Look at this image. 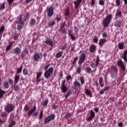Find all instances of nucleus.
<instances>
[{
	"instance_id": "f257e3e1",
	"label": "nucleus",
	"mask_w": 127,
	"mask_h": 127,
	"mask_svg": "<svg viewBox=\"0 0 127 127\" xmlns=\"http://www.w3.org/2000/svg\"><path fill=\"white\" fill-rule=\"evenodd\" d=\"M51 65L50 64H48L45 67L46 71L44 73V77H46V79L50 78V76H51V74H53V71H54V68H53V67H50ZM48 68H49L48 69ZM47 69H48V70H47Z\"/></svg>"
},
{
	"instance_id": "f03ea898",
	"label": "nucleus",
	"mask_w": 127,
	"mask_h": 127,
	"mask_svg": "<svg viewBox=\"0 0 127 127\" xmlns=\"http://www.w3.org/2000/svg\"><path fill=\"white\" fill-rule=\"evenodd\" d=\"M112 18L113 16L112 15V14H109L102 22L103 26H104V27H108L110 25V22H111Z\"/></svg>"
},
{
	"instance_id": "7ed1b4c3",
	"label": "nucleus",
	"mask_w": 127,
	"mask_h": 127,
	"mask_svg": "<svg viewBox=\"0 0 127 127\" xmlns=\"http://www.w3.org/2000/svg\"><path fill=\"white\" fill-rule=\"evenodd\" d=\"M46 11L47 13V16L49 17H51L54 14V6L52 5H51L50 6L47 7L46 9Z\"/></svg>"
},
{
	"instance_id": "20e7f679",
	"label": "nucleus",
	"mask_w": 127,
	"mask_h": 127,
	"mask_svg": "<svg viewBox=\"0 0 127 127\" xmlns=\"http://www.w3.org/2000/svg\"><path fill=\"white\" fill-rule=\"evenodd\" d=\"M36 111V106H34L32 108L29 110V111L28 112V116L29 117H31V116L32 115L33 117H37L38 116V111L36 113H34Z\"/></svg>"
},
{
	"instance_id": "39448f33",
	"label": "nucleus",
	"mask_w": 127,
	"mask_h": 127,
	"mask_svg": "<svg viewBox=\"0 0 127 127\" xmlns=\"http://www.w3.org/2000/svg\"><path fill=\"white\" fill-rule=\"evenodd\" d=\"M14 110V105L12 104L8 103L5 106V111L8 114L11 113Z\"/></svg>"
},
{
	"instance_id": "423d86ee",
	"label": "nucleus",
	"mask_w": 127,
	"mask_h": 127,
	"mask_svg": "<svg viewBox=\"0 0 127 127\" xmlns=\"http://www.w3.org/2000/svg\"><path fill=\"white\" fill-rule=\"evenodd\" d=\"M54 120H55V115L54 114L48 116L44 120V125L49 124L51 121H54Z\"/></svg>"
},
{
	"instance_id": "0eeeda50",
	"label": "nucleus",
	"mask_w": 127,
	"mask_h": 127,
	"mask_svg": "<svg viewBox=\"0 0 127 127\" xmlns=\"http://www.w3.org/2000/svg\"><path fill=\"white\" fill-rule=\"evenodd\" d=\"M7 116H8V115L6 112H1V117L2 118L3 120H1L0 118V124L1 125H2V124H4L6 123V120H7Z\"/></svg>"
},
{
	"instance_id": "6e6552de",
	"label": "nucleus",
	"mask_w": 127,
	"mask_h": 127,
	"mask_svg": "<svg viewBox=\"0 0 127 127\" xmlns=\"http://www.w3.org/2000/svg\"><path fill=\"white\" fill-rule=\"evenodd\" d=\"M85 60H86V54L83 53L81 54L78 61V65L81 66L82 64L85 62Z\"/></svg>"
},
{
	"instance_id": "1a4fd4ad",
	"label": "nucleus",
	"mask_w": 127,
	"mask_h": 127,
	"mask_svg": "<svg viewBox=\"0 0 127 127\" xmlns=\"http://www.w3.org/2000/svg\"><path fill=\"white\" fill-rule=\"evenodd\" d=\"M34 61L36 62H38V61H41L42 59V55L41 54L39 53H35L33 56Z\"/></svg>"
},
{
	"instance_id": "9d476101",
	"label": "nucleus",
	"mask_w": 127,
	"mask_h": 127,
	"mask_svg": "<svg viewBox=\"0 0 127 127\" xmlns=\"http://www.w3.org/2000/svg\"><path fill=\"white\" fill-rule=\"evenodd\" d=\"M65 83H66V80L64 79L62 82L61 90H62V93H66L68 91V88L67 86L65 85Z\"/></svg>"
},
{
	"instance_id": "9b49d317",
	"label": "nucleus",
	"mask_w": 127,
	"mask_h": 127,
	"mask_svg": "<svg viewBox=\"0 0 127 127\" xmlns=\"http://www.w3.org/2000/svg\"><path fill=\"white\" fill-rule=\"evenodd\" d=\"M65 26H66V22L64 21L63 22L60 26V30L63 34H66V31H67V30L65 29Z\"/></svg>"
},
{
	"instance_id": "f8f14e48",
	"label": "nucleus",
	"mask_w": 127,
	"mask_h": 127,
	"mask_svg": "<svg viewBox=\"0 0 127 127\" xmlns=\"http://www.w3.org/2000/svg\"><path fill=\"white\" fill-rule=\"evenodd\" d=\"M117 64L120 66V67H121L123 71H125L126 70V66L124 64V62H123V61L122 60H119L117 62Z\"/></svg>"
},
{
	"instance_id": "ddd939ff",
	"label": "nucleus",
	"mask_w": 127,
	"mask_h": 127,
	"mask_svg": "<svg viewBox=\"0 0 127 127\" xmlns=\"http://www.w3.org/2000/svg\"><path fill=\"white\" fill-rule=\"evenodd\" d=\"M124 24V23H123V21H122L121 20H117L114 23V26L116 27H122Z\"/></svg>"
},
{
	"instance_id": "4468645a",
	"label": "nucleus",
	"mask_w": 127,
	"mask_h": 127,
	"mask_svg": "<svg viewBox=\"0 0 127 127\" xmlns=\"http://www.w3.org/2000/svg\"><path fill=\"white\" fill-rule=\"evenodd\" d=\"M95 117V112L93 110L90 111V115L88 118H87V121L88 122H90V121H93V119H94Z\"/></svg>"
},
{
	"instance_id": "2eb2a0df",
	"label": "nucleus",
	"mask_w": 127,
	"mask_h": 127,
	"mask_svg": "<svg viewBox=\"0 0 127 127\" xmlns=\"http://www.w3.org/2000/svg\"><path fill=\"white\" fill-rule=\"evenodd\" d=\"M111 71H113V72L118 73L119 69H118V67L116 66L115 65H111L110 69H108L109 72H111Z\"/></svg>"
},
{
	"instance_id": "dca6fc26",
	"label": "nucleus",
	"mask_w": 127,
	"mask_h": 127,
	"mask_svg": "<svg viewBox=\"0 0 127 127\" xmlns=\"http://www.w3.org/2000/svg\"><path fill=\"white\" fill-rule=\"evenodd\" d=\"M45 43H46V44H48L50 46L53 47L54 42L52 41V39L50 38H47L46 40L45 41Z\"/></svg>"
},
{
	"instance_id": "f3484780",
	"label": "nucleus",
	"mask_w": 127,
	"mask_h": 127,
	"mask_svg": "<svg viewBox=\"0 0 127 127\" xmlns=\"http://www.w3.org/2000/svg\"><path fill=\"white\" fill-rule=\"evenodd\" d=\"M81 2H82V0H76L73 1L74 7L76 9L79 7V5L81 4Z\"/></svg>"
},
{
	"instance_id": "a211bd4d",
	"label": "nucleus",
	"mask_w": 127,
	"mask_h": 127,
	"mask_svg": "<svg viewBox=\"0 0 127 127\" xmlns=\"http://www.w3.org/2000/svg\"><path fill=\"white\" fill-rule=\"evenodd\" d=\"M20 52H21V50L19 47H16L13 50V52L12 53L13 54H16L17 55L20 54Z\"/></svg>"
},
{
	"instance_id": "6ab92c4d",
	"label": "nucleus",
	"mask_w": 127,
	"mask_h": 127,
	"mask_svg": "<svg viewBox=\"0 0 127 127\" xmlns=\"http://www.w3.org/2000/svg\"><path fill=\"white\" fill-rule=\"evenodd\" d=\"M73 86L72 89H77V88H80L81 87V83L78 81H75L73 82Z\"/></svg>"
},
{
	"instance_id": "aec40b11",
	"label": "nucleus",
	"mask_w": 127,
	"mask_h": 127,
	"mask_svg": "<svg viewBox=\"0 0 127 127\" xmlns=\"http://www.w3.org/2000/svg\"><path fill=\"white\" fill-rule=\"evenodd\" d=\"M107 42V39H100L99 40V45L101 46V47H103L104 46V44Z\"/></svg>"
},
{
	"instance_id": "412c9836",
	"label": "nucleus",
	"mask_w": 127,
	"mask_h": 127,
	"mask_svg": "<svg viewBox=\"0 0 127 127\" xmlns=\"http://www.w3.org/2000/svg\"><path fill=\"white\" fill-rule=\"evenodd\" d=\"M121 18L122 17V11L120 9L117 10L116 13V18Z\"/></svg>"
},
{
	"instance_id": "4be33fe9",
	"label": "nucleus",
	"mask_w": 127,
	"mask_h": 127,
	"mask_svg": "<svg viewBox=\"0 0 127 127\" xmlns=\"http://www.w3.org/2000/svg\"><path fill=\"white\" fill-rule=\"evenodd\" d=\"M19 74H15V76L14 77V84H17L18 83V81L19 80Z\"/></svg>"
},
{
	"instance_id": "5701e85b",
	"label": "nucleus",
	"mask_w": 127,
	"mask_h": 127,
	"mask_svg": "<svg viewBox=\"0 0 127 127\" xmlns=\"http://www.w3.org/2000/svg\"><path fill=\"white\" fill-rule=\"evenodd\" d=\"M118 48L120 50H123L125 48V43H119L118 44Z\"/></svg>"
},
{
	"instance_id": "b1692460",
	"label": "nucleus",
	"mask_w": 127,
	"mask_h": 127,
	"mask_svg": "<svg viewBox=\"0 0 127 127\" xmlns=\"http://www.w3.org/2000/svg\"><path fill=\"white\" fill-rule=\"evenodd\" d=\"M111 74V77L112 79H114L117 77V74L118 72H113V71H109Z\"/></svg>"
},
{
	"instance_id": "393cba45",
	"label": "nucleus",
	"mask_w": 127,
	"mask_h": 127,
	"mask_svg": "<svg viewBox=\"0 0 127 127\" xmlns=\"http://www.w3.org/2000/svg\"><path fill=\"white\" fill-rule=\"evenodd\" d=\"M123 59L126 62H127V49L124 51Z\"/></svg>"
},
{
	"instance_id": "a878e982",
	"label": "nucleus",
	"mask_w": 127,
	"mask_h": 127,
	"mask_svg": "<svg viewBox=\"0 0 127 127\" xmlns=\"http://www.w3.org/2000/svg\"><path fill=\"white\" fill-rule=\"evenodd\" d=\"M96 50V46L95 45H91L90 47V51L91 53L95 52Z\"/></svg>"
},
{
	"instance_id": "bb28decb",
	"label": "nucleus",
	"mask_w": 127,
	"mask_h": 127,
	"mask_svg": "<svg viewBox=\"0 0 127 127\" xmlns=\"http://www.w3.org/2000/svg\"><path fill=\"white\" fill-rule=\"evenodd\" d=\"M3 85L5 89H8L9 88V84H8V81H4Z\"/></svg>"
},
{
	"instance_id": "cd10ccee",
	"label": "nucleus",
	"mask_w": 127,
	"mask_h": 127,
	"mask_svg": "<svg viewBox=\"0 0 127 127\" xmlns=\"http://www.w3.org/2000/svg\"><path fill=\"white\" fill-rule=\"evenodd\" d=\"M85 94L89 96V97H90V98H92V92L91 91H90V90H89V89H86V90H85Z\"/></svg>"
},
{
	"instance_id": "c85d7f7f",
	"label": "nucleus",
	"mask_w": 127,
	"mask_h": 127,
	"mask_svg": "<svg viewBox=\"0 0 127 127\" xmlns=\"http://www.w3.org/2000/svg\"><path fill=\"white\" fill-rule=\"evenodd\" d=\"M85 69L86 73H88V74H90V73H92V72H93L92 68L90 66H86L85 67Z\"/></svg>"
},
{
	"instance_id": "c756f323",
	"label": "nucleus",
	"mask_w": 127,
	"mask_h": 127,
	"mask_svg": "<svg viewBox=\"0 0 127 127\" xmlns=\"http://www.w3.org/2000/svg\"><path fill=\"white\" fill-rule=\"evenodd\" d=\"M14 91H15V92L20 91V86H18V85H14Z\"/></svg>"
},
{
	"instance_id": "7c9ffc66",
	"label": "nucleus",
	"mask_w": 127,
	"mask_h": 127,
	"mask_svg": "<svg viewBox=\"0 0 127 127\" xmlns=\"http://www.w3.org/2000/svg\"><path fill=\"white\" fill-rule=\"evenodd\" d=\"M36 24V20L35 19H31L30 22V25L31 26H33Z\"/></svg>"
},
{
	"instance_id": "2f4dec72",
	"label": "nucleus",
	"mask_w": 127,
	"mask_h": 127,
	"mask_svg": "<svg viewBox=\"0 0 127 127\" xmlns=\"http://www.w3.org/2000/svg\"><path fill=\"white\" fill-rule=\"evenodd\" d=\"M12 44H13V43L12 42H9V45L6 47V51H8V50H10V48H11Z\"/></svg>"
},
{
	"instance_id": "473e14b6",
	"label": "nucleus",
	"mask_w": 127,
	"mask_h": 127,
	"mask_svg": "<svg viewBox=\"0 0 127 127\" xmlns=\"http://www.w3.org/2000/svg\"><path fill=\"white\" fill-rule=\"evenodd\" d=\"M22 68H23V66L21 65L19 68H17V72L16 73V74H18V75H19V73L22 72Z\"/></svg>"
},
{
	"instance_id": "72a5a7b5",
	"label": "nucleus",
	"mask_w": 127,
	"mask_h": 127,
	"mask_svg": "<svg viewBox=\"0 0 127 127\" xmlns=\"http://www.w3.org/2000/svg\"><path fill=\"white\" fill-rule=\"evenodd\" d=\"M5 8V4L4 2L0 3V11L3 10Z\"/></svg>"
},
{
	"instance_id": "f704fd0d",
	"label": "nucleus",
	"mask_w": 127,
	"mask_h": 127,
	"mask_svg": "<svg viewBox=\"0 0 127 127\" xmlns=\"http://www.w3.org/2000/svg\"><path fill=\"white\" fill-rule=\"evenodd\" d=\"M4 94H5V91L1 90L0 87V99L3 98V95H4Z\"/></svg>"
},
{
	"instance_id": "c9c22d12",
	"label": "nucleus",
	"mask_w": 127,
	"mask_h": 127,
	"mask_svg": "<svg viewBox=\"0 0 127 127\" xmlns=\"http://www.w3.org/2000/svg\"><path fill=\"white\" fill-rule=\"evenodd\" d=\"M63 55V51H61L56 54V58H60V57H61Z\"/></svg>"
},
{
	"instance_id": "e433bc0d",
	"label": "nucleus",
	"mask_w": 127,
	"mask_h": 127,
	"mask_svg": "<svg viewBox=\"0 0 127 127\" xmlns=\"http://www.w3.org/2000/svg\"><path fill=\"white\" fill-rule=\"evenodd\" d=\"M30 16V14L29 12H27L26 14L24 16V21H26L27 20V18Z\"/></svg>"
},
{
	"instance_id": "4c0bfd02",
	"label": "nucleus",
	"mask_w": 127,
	"mask_h": 127,
	"mask_svg": "<svg viewBox=\"0 0 127 127\" xmlns=\"http://www.w3.org/2000/svg\"><path fill=\"white\" fill-rule=\"evenodd\" d=\"M71 95H72V91H67L65 94V99H67L68 97H69V96H71Z\"/></svg>"
},
{
	"instance_id": "58836bf2",
	"label": "nucleus",
	"mask_w": 127,
	"mask_h": 127,
	"mask_svg": "<svg viewBox=\"0 0 127 127\" xmlns=\"http://www.w3.org/2000/svg\"><path fill=\"white\" fill-rule=\"evenodd\" d=\"M69 10H70V9L69 8V7H67L66 10L65 11V13L64 14V15H65V16H70V12H69Z\"/></svg>"
},
{
	"instance_id": "ea45409f",
	"label": "nucleus",
	"mask_w": 127,
	"mask_h": 127,
	"mask_svg": "<svg viewBox=\"0 0 127 127\" xmlns=\"http://www.w3.org/2000/svg\"><path fill=\"white\" fill-rule=\"evenodd\" d=\"M17 23H20L21 25H23V21L22 20V17H20Z\"/></svg>"
},
{
	"instance_id": "a19ab883",
	"label": "nucleus",
	"mask_w": 127,
	"mask_h": 127,
	"mask_svg": "<svg viewBox=\"0 0 127 127\" xmlns=\"http://www.w3.org/2000/svg\"><path fill=\"white\" fill-rule=\"evenodd\" d=\"M43 118V110H41L39 114V120H42Z\"/></svg>"
},
{
	"instance_id": "79ce46f5",
	"label": "nucleus",
	"mask_w": 127,
	"mask_h": 127,
	"mask_svg": "<svg viewBox=\"0 0 127 127\" xmlns=\"http://www.w3.org/2000/svg\"><path fill=\"white\" fill-rule=\"evenodd\" d=\"M55 23H56L55 21H50L48 22V26L52 27L54 25H55Z\"/></svg>"
},
{
	"instance_id": "37998d69",
	"label": "nucleus",
	"mask_w": 127,
	"mask_h": 127,
	"mask_svg": "<svg viewBox=\"0 0 127 127\" xmlns=\"http://www.w3.org/2000/svg\"><path fill=\"white\" fill-rule=\"evenodd\" d=\"M80 83L81 84V85H83V84H85V78L83 76L81 77L80 78Z\"/></svg>"
},
{
	"instance_id": "c03bdc74",
	"label": "nucleus",
	"mask_w": 127,
	"mask_h": 127,
	"mask_svg": "<svg viewBox=\"0 0 127 127\" xmlns=\"http://www.w3.org/2000/svg\"><path fill=\"white\" fill-rule=\"evenodd\" d=\"M23 74L26 76V75H28V70L26 68H24L23 70Z\"/></svg>"
},
{
	"instance_id": "a18cd8bd",
	"label": "nucleus",
	"mask_w": 127,
	"mask_h": 127,
	"mask_svg": "<svg viewBox=\"0 0 127 127\" xmlns=\"http://www.w3.org/2000/svg\"><path fill=\"white\" fill-rule=\"evenodd\" d=\"M4 25H2L0 28V33L2 34L3 33V31H4Z\"/></svg>"
},
{
	"instance_id": "49530a36",
	"label": "nucleus",
	"mask_w": 127,
	"mask_h": 127,
	"mask_svg": "<svg viewBox=\"0 0 127 127\" xmlns=\"http://www.w3.org/2000/svg\"><path fill=\"white\" fill-rule=\"evenodd\" d=\"M48 102H49V100H48V99H46L44 101V103L43 104V106H44V107H45V106H46L47 105H48Z\"/></svg>"
},
{
	"instance_id": "de8ad7c7",
	"label": "nucleus",
	"mask_w": 127,
	"mask_h": 127,
	"mask_svg": "<svg viewBox=\"0 0 127 127\" xmlns=\"http://www.w3.org/2000/svg\"><path fill=\"white\" fill-rule=\"evenodd\" d=\"M30 109V108L28 105H26L24 106V110L25 111V112H28V111H29Z\"/></svg>"
},
{
	"instance_id": "09e8293b",
	"label": "nucleus",
	"mask_w": 127,
	"mask_h": 127,
	"mask_svg": "<svg viewBox=\"0 0 127 127\" xmlns=\"http://www.w3.org/2000/svg\"><path fill=\"white\" fill-rule=\"evenodd\" d=\"M14 126H15V121H12L11 122V123H10L9 124V126H10V127H13Z\"/></svg>"
},
{
	"instance_id": "8fccbe9b",
	"label": "nucleus",
	"mask_w": 127,
	"mask_h": 127,
	"mask_svg": "<svg viewBox=\"0 0 127 127\" xmlns=\"http://www.w3.org/2000/svg\"><path fill=\"white\" fill-rule=\"evenodd\" d=\"M100 64V59L97 57L96 61V66L97 67L98 65Z\"/></svg>"
},
{
	"instance_id": "3c124183",
	"label": "nucleus",
	"mask_w": 127,
	"mask_h": 127,
	"mask_svg": "<svg viewBox=\"0 0 127 127\" xmlns=\"http://www.w3.org/2000/svg\"><path fill=\"white\" fill-rule=\"evenodd\" d=\"M71 113L66 114L65 116L66 120H68V119H69V118L71 117Z\"/></svg>"
},
{
	"instance_id": "603ef678",
	"label": "nucleus",
	"mask_w": 127,
	"mask_h": 127,
	"mask_svg": "<svg viewBox=\"0 0 127 127\" xmlns=\"http://www.w3.org/2000/svg\"><path fill=\"white\" fill-rule=\"evenodd\" d=\"M77 60H78V57L73 58V62H72L73 65H75V64L77 62Z\"/></svg>"
},
{
	"instance_id": "864d4df0",
	"label": "nucleus",
	"mask_w": 127,
	"mask_h": 127,
	"mask_svg": "<svg viewBox=\"0 0 127 127\" xmlns=\"http://www.w3.org/2000/svg\"><path fill=\"white\" fill-rule=\"evenodd\" d=\"M76 72L78 74H80L81 73V65H79L78 68H76Z\"/></svg>"
},
{
	"instance_id": "5fc2aeb1",
	"label": "nucleus",
	"mask_w": 127,
	"mask_h": 127,
	"mask_svg": "<svg viewBox=\"0 0 127 127\" xmlns=\"http://www.w3.org/2000/svg\"><path fill=\"white\" fill-rule=\"evenodd\" d=\"M9 85H12L13 84V80L12 79L9 78L8 79Z\"/></svg>"
},
{
	"instance_id": "6e6d98bb",
	"label": "nucleus",
	"mask_w": 127,
	"mask_h": 127,
	"mask_svg": "<svg viewBox=\"0 0 127 127\" xmlns=\"http://www.w3.org/2000/svg\"><path fill=\"white\" fill-rule=\"evenodd\" d=\"M41 75H42V72L37 73L36 78L37 79H39V78H40V77H41Z\"/></svg>"
},
{
	"instance_id": "4d7b16f0",
	"label": "nucleus",
	"mask_w": 127,
	"mask_h": 127,
	"mask_svg": "<svg viewBox=\"0 0 127 127\" xmlns=\"http://www.w3.org/2000/svg\"><path fill=\"white\" fill-rule=\"evenodd\" d=\"M98 38L96 36L94 37V38H93V41L94 43H98Z\"/></svg>"
},
{
	"instance_id": "13d9d810",
	"label": "nucleus",
	"mask_w": 127,
	"mask_h": 127,
	"mask_svg": "<svg viewBox=\"0 0 127 127\" xmlns=\"http://www.w3.org/2000/svg\"><path fill=\"white\" fill-rule=\"evenodd\" d=\"M13 39H14V40H16V39L18 38V35L17 34H14L13 36Z\"/></svg>"
},
{
	"instance_id": "bf43d9fd",
	"label": "nucleus",
	"mask_w": 127,
	"mask_h": 127,
	"mask_svg": "<svg viewBox=\"0 0 127 127\" xmlns=\"http://www.w3.org/2000/svg\"><path fill=\"white\" fill-rule=\"evenodd\" d=\"M102 37L103 38H107V37H108V34L106 32H104L102 34Z\"/></svg>"
},
{
	"instance_id": "052dcab7",
	"label": "nucleus",
	"mask_w": 127,
	"mask_h": 127,
	"mask_svg": "<svg viewBox=\"0 0 127 127\" xmlns=\"http://www.w3.org/2000/svg\"><path fill=\"white\" fill-rule=\"evenodd\" d=\"M116 3L117 4V6L121 5V0H116Z\"/></svg>"
},
{
	"instance_id": "680f3d73",
	"label": "nucleus",
	"mask_w": 127,
	"mask_h": 127,
	"mask_svg": "<svg viewBox=\"0 0 127 127\" xmlns=\"http://www.w3.org/2000/svg\"><path fill=\"white\" fill-rule=\"evenodd\" d=\"M71 78H72V76H71L70 75H68L66 76V81L68 82L69 80H71Z\"/></svg>"
},
{
	"instance_id": "e2e57ef3",
	"label": "nucleus",
	"mask_w": 127,
	"mask_h": 127,
	"mask_svg": "<svg viewBox=\"0 0 127 127\" xmlns=\"http://www.w3.org/2000/svg\"><path fill=\"white\" fill-rule=\"evenodd\" d=\"M104 3L105 1H104V0H99V4H100V5H104Z\"/></svg>"
},
{
	"instance_id": "0e129e2a",
	"label": "nucleus",
	"mask_w": 127,
	"mask_h": 127,
	"mask_svg": "<svg viewBox=\"0 0 127 127\" xmlns=\"http://www.w3.org/2000/svg\"><path fill=\"white\" fill-rule=\"evenodd\" d=\"M74 31L75 33H78V32H79V29L78 28V27L74 26Z\"/></svg>"
},
{
	"instance_id": "69168bd1",
	"label": "nucleus",
	"mask_w": 127,
	"mask_h": 127,
	"mask_svg": "<svg viewBox=\"0 0 127 127\" xmlns=\"http://www.w3.org/2000/svg\"><path fill=\"white\" fill-rule=\"evenodd\" d=\"M70 38L72 41H74V40H75L76 39V38H75V36H74V35L73 34L70 35Z\"/></svg>"
},
{
	"instance_id": "338daca9",
	"label": "nucleus",
	"mask_w": 127,
	"mask_h": 127,
	"mask_svg": "<svg viewBox=\"0 0 127 127\" xmlns=\"http://www.w3.org/2000/svg\"><path fill=\"white\" fill-rule=\"evenodd\" d=\"M114 101H115V98H114V97H111L109 99V102L110 103H113V102H114Z\"/></svg>"
},
{
	"instance_id": "774afa93",
	"label": "nucleus",
	"mask_w": 127,
	"mask_h": 127,
	"mask_svg": "<svg viewBox=\"0 0 127 127\" xmlns=\"http://www.w3.org/2000/svg\"><path fill=\"white\" fill-rule=\"evenodd\" d=\"M123 126H124V124L122 122L118 123V127H123Z\"/></svg>"
}]
</instances>
